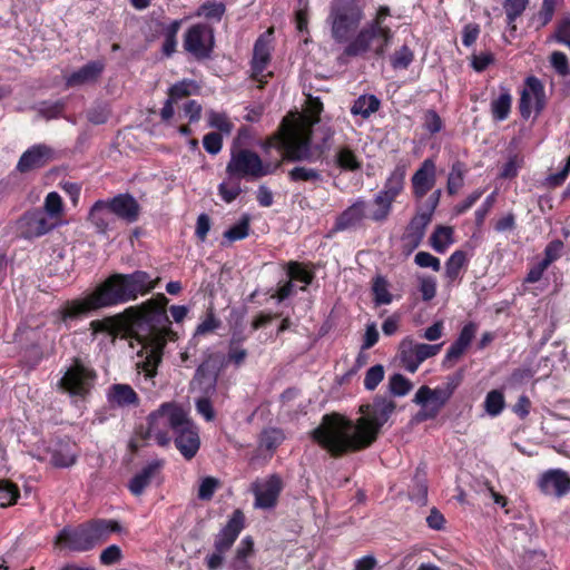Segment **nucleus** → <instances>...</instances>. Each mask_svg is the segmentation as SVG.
<instances>
[{
    "instance_id": "1",
    "label": "nucleus",
    "mask_w": 570,
    "mask_h": 570,
    "mask_svg": "<svg viewBox=\"0 0 570 570\" xmlns=\"http://www.w3.org/2000/svg\"><path fill=\"white\" fill-rule=\"evenodd\" d=\"M395 406L394 401L375 396L372 403L360 406L362 415L356 420L338 413L325 414L312 438L334 458L365 450L377 440Z\"/></svg>"
},
{
    "instance_id": "2",
    "label": "nucleus",
    "mask_w": 570,
    "mask_h": 570,
    "mask_svg": "<svg viewBox=\"0 0 570 570\" xmlns=\"http://www.w3.org/2000/svg\"><path fill=\"white\" fill-rule=\"evenodd\" d=\"M155 288L148 273L136 271L131 274H114L83 299L67 301L59 311V320L69 327L91 311L135 301L139 294Z\"/></svg>"
},
{
    "instance_id": "3",
    "label": "nucleus",
    "mask_w": 570,
    "mask_h": 570,
    "mask_svg": "<svg viewBox=\"0 0 570 570\" xmlns=\"http://www.w3.org/2000/svg\"><path fill=\"white\" fill-rule=\"evenodd\" d=\"M168 298L159 294L156 299H150L140 306L129 307L126 312L132 314L134 321L139 325H147L150 334L155 336V343L146 348L145 360L138 364L146 376L154 377L157 366L161 362L166 336L170 332V321L165 309Z\"/></svg>"
},
{
    "instance_id": "4",
    "label": "nucleus",
    "mask_w": 570,
    "mask_h": 570,
    "mask_svg": "<svg viewBox=\"0 0 570 570\" xmlns=\"http://www.w3.org/2000/svg\"><path fill=\"white\" fill-rule=\"evenodd\" d=\"M116 520L91 519L89 521L63 527L55 538V546L70 552H88L105 542L111 533L120 532Z\"/></svg>"
},
{
    "instance_id": "5",
    "label": "nucleus",
    "mask_w": 570,
    "mask_h": 570,
    "mask_svg": "<svg viewBox=\"0 0 570 570\" xmlns=\"http://www.w3.org/2000/svg\"><path fill=\"white\" fill-rule=\"evenodd\" d=\"M392 37L393 32L389 27H380L377 22H368L344 48V55L361 57L372 51L376 57H383Z\"/></svg>"
},
{
    "instance_id": "6",
    "label": "nucleus",
    "mask_w": 570,
    "mask_h": 570,
    "mask_svg": "<svg viewBox=\"0 0 570 570\" xmlns=\"http://www.w3.org/2000/svg\"><path fill=\"white\" fill-rule=\"evenodd\" d=\"M271 164H264L257 153L246 148H232L230 159L226 166L229 179L257 180L274 173Z\"/></svg>"
},
{
    "instance_id": "7",
    "label": "nucleus",
    "mask_w": 570,
    "mask_h": 570,
    "mask_svg": "<svg viewBox=\"0 0 570 570\" xmlns=\"http://www.w3.org/2000/svg\"><path fill=\"white\" fill-rule=\"evenodd\" d=\"M186 412L178 405L164 403L157 411L148 415L147 439H154L157 444L165 446L170 442L169 431L175 432L181 426V420Z\"/></svg>"
},
{
    "instance_id": "8",
    "label": "nucleus",
    "mask_w": 570,
    "mask_h": 570,
    "mask_svg": "<svg viewBox=\"0 0 570 570\" xmlns=\"http://www.w3.org/2000/svg\"><path fill=\"white\" fill-rule=\"evenodd\" d=\"M227 366L225 354L220 352L207 353L198 365L190 381V389L202 395L212 396L216 392L218 376Z\"/></svg>"
},
{
    "instance_id": "9",
    "label": "nucleus",
    "mask_w": 570,
    "mask_h": 570,
    "mask_svg": "<svg viewBox=\"0 0 570 570\" xmlns=\"http://www.w3.org/2000/svg\"><path fill=\"white\" fill-rule=\"evenodd\" d=\"M363 10L354 2H347L333 8L330 18L332 19V37L338 42H346L350 35L363 20Z\"/></svg>"
},
{
    "instance_id": "10",
    "label": "nucleus",
    "mask_w": 570,
    "mask_h": 570,
    "mask_svg": "<svg viewBox=\"0 0 570 570\" xmlns=\"http://www.w3.org/2000/svg\"><path fill=\"white\" fill-rule=\"evenodd\" d=\"M96 373L79 360H75L59 380V389L70 396L85 397L94 386Z\"/></svg>"
},
{
    "instance_id": "11",
    "label": "nucleus",
    "mask_w": 570,
    "mask_h": 570,
    "mask_svg": "<svg viewBox=\"0 0 570 570\" xmlns=\"http://www.w3.org/2000/svg\"><path fill=\"white\" fill-rule=\"evenodd\" d=\"M183 46L197 60L209 59L215 47L214 29L206 23L193 24L184 36Z\"/></svg>"
},
{
    "instance_id": "12",
    "label": "nucleus",
    "mask_w": 570,
    "mask_h": 570,
    "mask_svg": "<svg viewBox=\"0 0 570 570\" xmlns=\"http://www.w3.org/2000/svg\"><path fill=\"white\" fill-rule=\"evenodd\" d=\"M285 158L291 161H316L320 158L314 149L312 132L308 130L291 132L282 138Z\"/></svg>"
},
{
    "instance_id": "13",
    "label": "nucleus",
    "mask_w": 570,
    "mask_h": 570,
    "mask_svg": "<svg viewBox=\"0 0 570 570\" xmlns=\"http://www.w3.org/2000/svg\"><path fill=\"white\" fill-rule=\"evenodd\" d=\"M58 226L57 222H50L46 213L40 208H33L23 213L17 220V233L19 237L32 240L39 238Z\"/></svg>"
},
{
    "instance_id": "14",
    "label": "nucleus",
    "mask_w": 570,
    "mask_h": 570,
    "mask_svg": "<svg viewBox=\"0 0 570 570\" xmlns=\"http://www.w3.org/2000/svg\"><path fill=\"white\" fill-rule=\"evenodd\" d=\"M283 490V481L279 475L272 474L266 480H256L252 483V492L255 495V507L272 509L276 505Z\"/></svg>"
},
{
    "instance_id": "15",
    "label": "nucleus",
    "mask_w": 570,
    "mask_h": 570,
    "mask_svg": "<svg viewBox=\"0 0 570 570\" xmlns=\"http://www.w3.org/2000/svg\"><path fill=\"white\" fill-rule=\"evenodd\" d=\"M175 445L187 460L193 459L199 450L200 441L197 428L188 419L187 414L181 420V426L174 432Z\"/></svg>"
},
{
    "instance_id": "16",
    "label": "nucleus",
    "mask_w": 570,
    "mask_h": 570,
    "mask_svg": "<svg viewBox=\"0 0 570 570\" xmlns=\"http://www.w3.org/2000/svg\"><path fill=\"white\" fill-rule=\"evenodd\" d=\"M55 158V151L45 144L33 145L28 148L17 164V170L21 174L47 166Z\"/></svg>"
},
{
    "instance_id": "17",
    "label": "nucleus",
    "mask_w": 570,
    "mask_h": 570,
    "mask_svg": "<svg viewBox=\"0 0 570 570\" xmlns=\"http://www.w3.org/2000/svg\"><path fill=\"white\" fill-rule=\"evenodd\" d=\"M245 527V515L236 509L226 525L219 531L214 541V548L219 552H227Z\"/></svg>"
},
{
    "instance_id": "18",
    "label": "nucleus",
    "mask_w": 570,
    "mask_h": 570,
    "mask_svg": "<svg viewBox=\"0 0 570 570\" xmlns=\"http://www.w3.org/2000/svg\"><path fill=\"white\" fill-rule=\"evenodd\" d=\"M413 195L415 198H423L433 189L436 183V166L433 159H425L411 179Z\"/></svg>"
},
{
    "instance_id": "19",
    "label": "nucleus",
    "mask_w": 570,
    "mask_h": 570,
    "mask_svg": "<svg viewBox=\"0 0 570 570\" xmlns=\"http://www.w3.org/2000/svg\"><path fill=\"white\" fill-rule=\"evenodd\" d=\"M108 200L116 219L124 220L127 224L138 220L141 207L132 195L128 193L118 194Z\"/></svg>"
},
{
    "instance_id": "20",
    "label": "nucleus",
    "mask_w": 570,
    "mask_h": 570,
    "mask_svg": "<svg viewBox=\"0 0 570 570\" xmlns=\"http://www.w3.org/2000/svg\"><path fill=\"white\" fill-rule=\"evenodd\" d=\"M539 488L544 494L560 498L570 490V476L562 470H550L540 478Z\"/></svg>"
},
{
    "instance_id": "21",
    "label": "nucleus",
    "mask_w": 570,
    "mask_h": 570,
    "mask_svg": "<svg viewBox=\"0 0 570 570\" xmlns=\"http://www.w3.org/2000/svg\"><path fill=\"white\" fill-rule=\"evenodd\" d=\"M88 220L95 226L97 233L106 234L116 225V217L108 199L97 200L90 208Z\"/></svg>"
},
{
    "instance_id": "22",
    "label": "nucleus",
    "mask_w": 570,
    "mask_h": 570,
    "mask_svg": "<svg viewBox=\"0 0 570 570\" xmlns=\"http://www.w3.org/2000/svg\"><path fill=\"white\" fill-rule=\"evenodd\" d=\"M366 202L357 199L341 213L334 224V232H342L360 226L361 222L365 218Z\"/></svg>"
},
{
    "instance_id": "23",
    "label": "nucleus",
    "mask_w": 570,
    "mask_h": 570,
    "mask_svg": "<svg viewBox=\"0 0 570 570\" xmlns=\"http://www.w3.org/2000/svg\"><path fill=\"white\" fill-rule=\"evenodd\" d=\"M50 463L56 468H69L76 462L75 444L68 439H57L49 448Z\"/></svg>"
},
{
    "instance_id": "24",
    "label": "nucleus",
    "mask_w": 570,
    "mask_h": 570,
    "mask_svg": "<svg viewBox=\"0 0 570 570\" xmlns=\"http://www.w3.org/2000/svg\"><path fill=\"white\" fill-rule=\"evenodd\" d=\"M450 399L451 395L444 391L443 387L438 386L432 390L429 386L423 385L415 393L413 402L421 405L422 407H426V404H429L430 407L435 410V412L439 414L441 409L448 403Z\"/></svg>"
},
{
    "instance_id": "25",
    "label": "nucleus",
    "mask_w": 570,
    "mask_h": 570,
    "mask_svg": "<svg viewBox=\"0 0 570 570\" xmlns=\"http://www.w3.org/2000/svg\"><path fill=\"white\" fill-rule=\"evenodd\" d=\"M164 466L163 460H154L135 474L129 481L128 489L135 497L142 494L145 489L150 484L151 480L160 473Z\"/></svg>"
},
{
    "instance_id": "26",
    "label": "nucleus",
    "mask_w": 570,
    "mask_h": 570,
    "mask_svg": "<svg viewBox=\"0 0 570 570\" xmlns=\"http://www.w3.org/2000/svg\"><path fill=\"white\" fill-rule=\"evenodd\" d=\"M104 63L100 61H89L78 70L66 78L68 87H78L95 82L104 71Z\"/></svg>"
},
{
    "instance_id": "27",
    "label": "nucleus",
    "mask_w": 570,
    "mask_h": 570,
    "mask_svg": "<svg viewBox=\"0 0 570 570\" xmlns=\"http://www.w3.org/2000/svg\"><path fill=\"white\" fill-rule=\"evenodd\" d=\"M269 58L271 53L267 42L263 39V37H259L254 45L252 70L253 79L261 83V88L264 86V70L266 69Z\"/></svg>"
},
{
    "instance_id": "28",
    "label": "nucleus",
    "mask_w": 570,
    "mask_h": 570,
    "mask_svg": "<svg viewBox=\"0 0 570 570\" xmlns=\"http://www.w3.org/2000/svg\"><path fill=\"white\" fill-rule=\"evenodd\" d=\"M108 401L112 406L126 407L138 405L139 397L130 385L117 383L109 387Z\"/></svg>"
},
{
    "instance_id": "29",
    "label": "nucleus",
    "mask_w": 570,
    "mask_h": 570,
    "mask_svg": "<svg viewBox=\"0 0 570 570\" xmlns=\"http://www.w3.org/2000/svg\"><path fill=\"white\" fill-rule=\"evenodd\" d=\"M432 217L429 213H419L410 222L405 234V239L414 248L422 242L426 226L430 224Z\"/></svg>"
},
{
    "instance_id": "30",
    "label": "nucleus",
    "mask_w": 570,
    "mask_h": 570,
    "mask_svg": "<svg viewBox=\"0 0 570 570\" xmlns=\"http://www.w3.org/2000/svg\"><path fill=\"white\" fill-rule=\"evenodd\" d=\"M405 179V168L397 166L391 173L384 184V188L380 191L383 196L394 202L399 194L403 190Z\"/></svg>"
},
{
    "instance_id": "31",
    "label": "nucleus",
    "mask_w": 570,
    "mask_h": 570,
    "mask_svg": "<svg viewBox=\"0 0 570 570\" xmlns=\"http://www.w3.org/2000/svg\"><path fill=\"white\" fill-rule=\"evenodd\" d=\"M335 165L345 171H357L362 168V161L355 151L348 146L337 148L334 156Z\"/></svg>"
},
{
    "instance_id": "32",
    "label": "nucleus",
    "mask_w": 570,
    "mask_h": 570,
    "mask_svg": "<svg viewBox=\"0 0 570 570\" xmlns=\"http://www.w3.org/2000/svg\"><path fill=\"white\" fill-rule=\"evenodd\" d=\"M416 345L412 337L407 336L403 338L399 345V357L406 371L410 373L416 372L419 368L417 363L415 362L416 358Z\"/></svg>"
},
{
    "instance_id": "33",
    "label": "nucleus",
    "mask_w": 570,
    "mask_h": 570,
    "mask_svg": "<svg viewBox=\"0 0 570 570\" xmlns=\"http://www.w3.org/2000/svg\"><path fill=\"white\" fill-rule=\"evenodd\" d=\"M381 106L380 99L374 95L360 96L351 107L352 115L361 116L367 119L372 114L376 112Z\"/></svg>"
},
{
    "instance_id": "34",
    "label": "nucleus",
    "mask_w": 570,
    "mask_h": 570,
    "mask_svg": "<svg viewBox=\"0 0 570 570\" xmlns=\"http://www.w3.org/2000/svg\"><path fill=\"white\" fill-rule=\"evenodd\" d=\"M308 132H312V139H317L314 144V149L317 151L320 158L331 147L330 141L334 136V130L327 125H320L316 128L307 129Z\"/></svg>"
},
{
    "instance_id": "35",
    "label": "nucleus",
    "mask_w": 570,
    "mask_h": 570,
    "mask_svg": "<svg viewBox=\"0 0 570 570\" xmlns=\"http://www.w3.org/2000/svg\"><path fill=\"white\" fill-rule=\"evenodd\" d=\"M512 97L508 89L501 88L500 96L491 102V112L494 120L502 121L509 117Z\"/></svg>"
},
{
    "instance_id": "36",
    "label": "nucleus",
    "mask_w": 570,
    "mask_h": 570,
    "mask_svg": "<svg viewBox=\"0 0 570 570\" xmlns=\"http://www.w3.org/2000/svg\"><path fill=\"white\" fill-rule=\"evenodd\" d=\"M254 551V541L250 537L244 538L240 543L238 544L235 557L230 563V567L233 570H246L247 564V558L253 553Z\"/></svg>"
},
{
    "instance_id": "37",
    "label": "nucleus",
    "mask_w": 570,
    "mask_h": 570,
    "mask_svg": "<svg viewBox=\"0 0 570 570\" xmlns=\"http://www.w3.org/2000/svg\"><path fill=\"white\" fill-rule=\"evenodd\" d=\"M66 106V99H58L56 101L43 100L38 102L33 109L37 110L39 117L50 120L60 117L65 111Z\"/></svg>"
},
{
    "instance_id": "38",
    "label": "nucleus",
    "mask_w": 570,
    "mask_h": 570,
    "mask_svg": "<svg viewBox=\"0 0 570 570\" xmlns=\"http://www.w3.org/2000/svg\"><path fill=\"white\" fill-rule=\"evenodd\" d=\"M468 171L464 163L455 160L448 177L446 189L450 195H454L463 187L464 176Z\"/></svg>"
},
{
    "instance_id": "39",
    "label": "nucleus",
    "mask_w": 570,
    "mask_h": 570,
    "mask_svg": "<svg viewBox=\"0 0 570 570\" xmlns=\"http://www.w3.org/2000/svg\"><path fill=\"white\" fill-rule=\"evenodd\" d=\"M40 209L46 213L50 222H57L63 213L61 196L57 191L49 193L45 198L43 207Z\"/></svg>"
},
{
    "instance_id": "40",
    "label": "nucleus",
    "mask_w": 570,
    "mask_h": 570,
    "mask_svg": "<svg viewBox=\"0 0 570 570\" xmlns=\"http://www.w3.org/2000/svg\"><path fill=\"white\" fill-rule=\"evenodd\" d=\"M288 178L291 181H308L320 183L323 180L322 174L318 169L308 168L304 166H296L288 171Z\"/></svg>"
},
{
    "instance_id": "41",
    "label": "nucleus",
    "mask_w": 570,
    "mask_h": 570,
    "mask_svg": "<svg viewBox=\"0 0 570 570\" xmlns=\"http://www.w3.org/2000/svg\"><path fill=\"white\" fill-rule=\"evenodd\" d=\"M504 395L499 390L490 391L484 400V410L491 416H498L504 409Z\"/></svg>"
},
{
    "instance_id": "42",
    "label": "nucleus",
    "mask_w": 570,
    "mask_h": 570,
    "mask_svg": "<svg viewBox=\"0 0 570 570\" xmlns=\"http://www.w3.org/2000/svg\"><path fill=\"white\" fill-rule=\"evenodd\" d=\"M373 204L375 209L370 214V218L379 223L386 220L391 213L393 202L379 193Z\"/></svg>"
},
{
    "instance_id": "43",
    "label": "nucleus",
    "mask_w": 570,
    "mask_h": 570,
    "mask_svg": "<svg viewBox=\"0 0 570 570\" xmlns=\"http://www.w3.org/2000/svg\"><path fill=\"white\" fill-rule=\"evenodd\" d=\"M284 439L285 436L282 430L276 428L266 429L261 434L259 445L268 451H274Z\"/></svg>"
},
{
    "instance_id": "44",
    "label": "nucleus",
    "mask_w": 570,
    "mask_h": 570,
    "mask_svg": "<svg viewBox=\"0 0 570 570\" xmlns=\"http://www.w3.org/2000/svg\"><path fill=\"white\" fill-rule=\"evenodd\" d=\"M412 387L411 381L400 373H395L389 379V391L393 396H404Z\"/></svg>"
},
{
    "instance_id": "45",
    "label": "nucleus",
    "mask_w": 570,
    "mask_h": 570,
    "mask_svg": "<svg viewBox=\"0 0 570 570\" xmlns=\"http://www.w3.org/2000/svg\"><path fill=\"white\" fill-rule=\"evenodd\" d=\"M466 263V253L463 250H455L445 263V274L450 279H455L463 265Z\"/></svg>"
},
{
    "instance_id": "46",
    "label": "nucleus",
    "mask_w": 570,
    "mask_h": 570,
    "mask_svg": "<svg viewBox=\"0 0 570 570\" xmlns=\"http://www.w3.org/2000/svg\"><path fill=\"white\" fill-rule=\"evenodd\" d=\"M530 0H505L503 3V9L507 14L508 24L512 26V29H515L513 22L519 18L527 7L529 6Z\"/></svg>"
},
{
    "instance_id": "47",
    "label": "nucleus",
    "mask_w": 570,
    "mask_h": 570,
    "mask_svg": "<svg viewBox=\"0 0 570 570\" xmlns=\"http://www.w3.org/2000/svg\"><path fill=\"white\" fill-rule=\"evenodd\" d=\"M94 334L107 333L116 336L120 331V323L117 317H106L104 320H95L90 323Z\"/></svg>"
},
{
    "instance_id": "48",
    "label": "nucleus",
    "mask_w": 570,
    "mask_h": 570,
    "mask_svg": "<svg viewBox=\"0 0 570 570\" xmlns=\"http://www.w3.org/2000/svg\"><path fill=\"white\" fill-rule=\"evenodd\" d=\"M372 291L374 295V304L376 306L390 304L392 302V294L387 289V282L382 276H377L374 279Z\"/></svg>"
},
{
    "instance_id": "49",
    "label": "nucleus",
    "mask_w": 570,
    "mask_h": 570,
    "mask_svg": "<svg viewBox=\"0 0 570 570\" xmlns=\"http://www.w3.org/2000/svg\"><path fill=\"white\" fill-rule=\"evenodd\" d=\"M20 495L19 489L10 481H0V507L4 508L17 502Z\"/></svg>"
},
{
    "instance_id": "50",
    "label": "nucleus",
    "mask_w": 570,
    "mask_h": 570,
    "mask_svg": "<svg viewBox=\"0 0 570 570\" xmlns=\"http://www.w3.org/2000/svg\"><path fill=\"white\" fill-rule=\"evenodd\" d=\"M239 180L240 179L228 178V181H223L219 184L218 193L224 202L229 204L242 194L243 190L240 188Z\"/></svg>"
},
{
    "instance_id": "51",
    "label": "nucleus",
    "mask_w": 570,
    "mask_h": 570,
    "mask_svg": "<svg viewBox=\"0 0 570 570\" xmlns=\"http://www.w3.org/2000/svg\"><path fill=\"white\" fill-rule=\"evenodd\" d=\"M525 85L535 100V111L539 114L544 107V87L534 76L528 77L525 79Z\"/></svg>"
},
{
    "instance_id": "52",
    "label": "nucleus",
    "mask_w": 570,
    "mask_h": 570,
    "mask_svg": "<svg viewBox=\"0 0 570 570\" xmlns=\"http://www.w3.org/2000/svg\"><path fill=\"white\" fill-rule=\"evenodd\" d=\"M226 11L223 2L207 1L199 7L198 16H204L206 19L220 21Z\"/></svg>"
},
{
    "instance_id": "53",
    "label": "nucleus",
    "mask_w": 570,
    "mask_h": 570,
    "mask_svg": "<svg viewBox=\"0 0 570 570\" xmlns=\"http://www.w3.org/2000/svg\"><path fill=\"white\" fill-rule=\"evenodd\" d=\"M414 53L407 46H402L391 57V66L394 69H406L413 61Z\"/></svg>"
},
{
    "instance_id": "54",
    "label": "nucleus",
    "mask_w": 570,
    "mask_h": 570,
    "mask_svg": "<svg viewBox=\"0 0 570 570\" xmlns=\"http://www.w3.org/2000/svg\"><path fill=\"white\" fill-rule=\"evenodd\" d=\"M248 230L249 217L245 215L236 225L232 226L224 233V237L229 242L240 240L247 237Z\"/></svg>"
},
{
    "instance_id": "55",
    "label": "nucleus",
    "mask_w": 570,
    "mask_h": 570,
    "mask_svg": "<svg viewBox=\"0 0 570 570\" xmlns=\"http://www.w3.org/2000/svg\"><path fill=\"white\" fill-rule=\"evenodd\" d=\"M208 124L210 127L218 129L220 134L229 135L233 130V124L224 112L210 110L208 112Z\"/></svg>"
},
{
    "instance_id": "56",
    "label": "nucleus",
    "mask_w": 570,
    "mask_h": 570,
    "mask_svg": "<svg viewBox=\"0 0 570 570\" xmlns=\"http://www.w3.org/2000/svg\"><path fill=\"white\" fill-rule=\"evenodd\" d=\"M287 274L291 278L309 285L314 279V274L306 271L299 263L289 262L287 264Z\"/></svg>"
},
{
    "instance_id": "57",
    "label": "nucleus",
    "mask_w": 570,
    "mask_h": 570,
    "mask_svg": "<svg viewBox=\"0 0 570 570\" xmlns=\"http://www.w3.org/2000/svg\"><path fill=\"white\" fill-rule=\"evenodd\" d=\"M384 379V367L381 364H376L370 367L364 377V386L368 391H373Z\"/></svg>"
},
{
    "instance_id": "58",
    "label": "nucleus",
    "mask_w": 570,
    "mask_h": 570,
    "mask_svg": "<svg viewBox=\"0 0 570 570\" xmlns=\"http://www.w3.org/2000/svg\"><path fill=\"white\" fill-rule=\"evenodd\" d=\"M219 487V480L214 476H206L202 480L198 489V499L209 501Z\"/></svg>"
},
{
    "instance_id": "59",
    "label": "nucleus",
    "mask_w": 570,
    "mask_h": 570,
    "mask_svg": "<svg viewBox=\"0 0 570 570\" xmlns=\"http://www.w3.org/2000/svg\"><path fill=\"white\" fill-rule=\"evenodd\" d=\"M423 119H424L423 127L431 135L438 134L442 130L443 120L441 119V117L434 109H428L424 112Z\"/></svg>"
},
{
    "instance_id": "60",
    "label": "nucleus",
    "mask_w": 570,
    "mask_h": 570,
    "mask_svg": "<svg viewBox=\"0 0 570 570\" xmlns=\"http://www.w3.org/2000/svg\"><path fill=\"white\" fill-rule=\"evenodd\" d=\"M220 322L215 317V315L210 312L207 317L197 326L194 337L190 340V345L196 346V338L199 335L207 334L217 327H219Z\"/></svg>"
},
{
    "instance_id": "61",
    "label": "nucleus",
    "mask_w": 570,
    "mask_h": 570,
    "mask_svg": "<svg viewBox=\"0 0 570 570\" xmlns=\"http://www.w3.org/2000/svg\"><path fill=\"white\" fill-rule=\"evenodd\" d=\"M203 146L210 155H217L223 147V137L220 132L212 131L204 136Z\"/></svg>"
},
{
    "instance_id": "62",
    "label": "nucleus",
    "mask_w": 570,
    "mask_h": 570,
    "mask_svg": "<svg viewBox=\"0 0 570 570\" xmlns=\"http://www.w3.org/2000/svg\"><path fill=\"white\" fill-rule=\"evenodd\" d=\"M564 244L560 239L551 240L544 248V257L542 258L549 265L561 257Z\"/></svg>"
},
{
    "instance_id": "63",
    "label": "nucleus",
    "mask_w": 570,
    "mask_h": 570,
    "mask_svg": "<svg viewBox=\"0 0 570 570\" xmlns=\"http://www.w3.org/2000/svg\"><path fill=\"white\" fill-rule=\"evenodd\" d=\"M551 66L560 76H569L570 67L567 56L561 51H554L550 56Z\"/></svg>"
},
{
    "instance_id": "64",
    "label": "nucleus",
    "mask_w": 570,
    "mask_h": 570,
    "mask_svg": "<svg viewBox=\"0 0 570 570\" xmlns=\"http://www.w3.org/2000/svg\"><path fill=\"white\" fill-rule=\"evenodd\" d=\"M554 38L558 42L570 48V18L562 19L556 29Z\"/></svg>"
}]
</instances>
